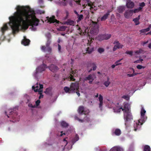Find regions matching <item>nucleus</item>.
<instances>
[{"instance_id": "40", "label": "nucleus", "mask_w": 151, "mask_h": 151, "mask_svg": "<svg viewBox=\"0 0 151 151\" xmlns=\"http://www.w3.org/2000/svg\"><path fill=\"white\" fill-rule=\"evenodd\" d=\"M41 50L43 52H45L46 51L47 52V47L45 46H42L41 47Z\"/></svg>"}, {"instance_id": "36", "label": "nucleus", "mask_w": 151, "mask_h": 151, "mask_svg": "<svg viewBox=\"0 0 151 151\" xmlns=\"http://www.w3.org/2000/svg\"><path fill=\"white\" fill-rule=\"evenodd\" d=\"M78 19L77 20V22H78L80 21L82 19H83V16L82 14L79 15L77 16Z\"/></svg>"}, {"instance_id": "62", "label": "nucleus", "mask_w": 151, "mask_h": 151, "mask_svg": "<svg viewBox=\"0 0 151 151\" xmlns=\"http://www.w3.org/2000/svg\"><path fill=\"white\" fill-rule=\"evenodd\" d=\"M60 133H61V134L60 135V136H62L63 134H64V135L65 134V133H63V131H61L60 132Z\"/></svg>"}, {"instance_id": "56", "label": "nucleus", "mask_w": 151, "mask_h": 151, "mask_svg": "<svg viewBox=\"0 0 151 151\" xmlns=\"http://www.w3.org/2000/svg\"><path fill=\"white\" fill-rule=\"evenodd\" d=\"M115 65L116 66H117L119 65H120L122 64V63H119L117 61H116L115 63Z\"/></svg>"}, {"instance_id": "9", "label": "nucleus", "mask_w": 151, "mask_h": 151, "mask_svg": "<svg viewBox=\"0 0 151 151\" xmlns=\"http://www.w3.org/2000/svg\"><path fill=\"white\" fill-rule=\"evenodd\" d=\"M48 21L50 23H54L55 22L57 25L59 24V22L55 19V17L54 16H52L50 18H49L48 17H47Z\"/></svg>"}, {"instance_id": "47", "label": "nucleus", "mask_w": 151, "mask_h": 151, "mask_svg": "<svg viewBox=\"0 0 151 151\" xmlns=\"http://www.w3.org/2000/svg\"><path fill=\"white\" fill-rule=\"evenodd\" d=\"M137 69H140L142 68H145V67L141 65H138L137 66Z\"/></svg>"}, {"instance_id": "52", "label": "nucleus", "mask_w": 151, "mask_h": 151, "mask_svg": "<svg viewBox=\"0 0 151 151\" xmlns=\"http://www.w3.org/2000/svg\"><path fill=\"white\" fill-rule=\"evenodd\" d=\"M40 102V101L39 100H37L35 102L36 106H38L39 105Z\"/></svg>"}, {"instance_id": "54", "label": "nucleus", "mask_w": 151, "mask_h": 151, "mask_svg": "<svg viewBox=\"0 0 151 151\" xmlns=\"http://www.w3.org/2000/svg\"><path fill=\"white\" fill-rule=\"evenodd\" d=\"M122 98L125 99H126L127 100L129 99V97H128V96H123L122 97Z\"/></svg>"}, {"instance_id": "50", "label": "nucleus", "mask_w": 151, "mask_h": 151, "mask_svg": "<svg viewBox=\"0 0 151 151\" xmlns=\"http://www.w3.org/2000/svg\"><path fill=\"white\" fill-rule=\"evenodd\" d=\"M87 2V4L89 6H91V8H92V6H91V3H90L91 2H90V0H86Z\"/></svg>"}, {"instance_id": "24", "label": "nucleus", "mask_w": 151, "mask_h": 151, "mask_svg": "<svg viewBox=\"0 0 151 151\" xmlns=\"http://www.w3.org/2000/svg\"><path fill=\"white\" fill-rule=\"evenodd\" d=\"M94 78L93 76L91 74H90L88 76L86 77L84 79L85 81L92 80H94Z\"/></svg>"}, {"instance_id": "17", "label": "nucleus", "mask_w": 151, "mask_h": 151, "mask_svg": "<svg viewBox=\"0 0 151 151\" xmlns=\"http://www.w3.org/2000/svg\"><path fill=\"white\" fill-rule=\"evenodd\" d=\"M8 27L7 24H5L1 28V31L2 33V34L3 35L5 31L8 30Z\"/></svg>"}, {"instance_id": "55", "label": "nucleus", "mask_w": 151, "mask_h": 151, "mask_svg": "<svg viewBox=\"0 0 151 151\" xmlns=\"http://www.w3.org/2000/svg\"><path fill=\"white\" fill-rule=\"evenodd\" d=\"M58 51L60 52H61V47L60 45L59 44H58Z\"/></svg>"}, {"instance_id": "10", "label": "nucleus", "mask_w": 151, "mask_h": 151, "mask_svg": "<svg viewBox=\"0 0 151 151\" xmlns=\"http://www.w3.org/2000/svg\"><path fill=\"white\" fill-rule=\"evenodd\" d=\"M92 67L93 68V70H95L97 68L96 64L95 63L89 62L88 63L87 67L88 69L91 67Z\"/></svg>"}, {"instance_id": "34", "label": "nucleus", "mask_w": 151, "mask_h": 151, "mask_svg": "<svg viewBox=\"0 0 151 151\" xmlns=\"http://www.w3.org/2000/svg\"><path fill=\"white\" fill-rule=\"evenodd\" d=\"M142 7H139L138 8L135 9L133 11V12L134 13H137L139 12V11L142 10Z\"/></svg>"}, {"instance_id": "37", "label": "nucleus", "mask_w": 151, "mask_h": 151, "mask_svg": "<svg viewBox=\"0 0 151 151\" xmlns=\"http://www.w3.org/2000/svg\"><path fill=\"white\" fill-rule=\"evenodd\" d=\"M66 23L70 25H73L74 24V22L73 20H68L66 22Z\"/></svg>"}, {"instance_id": "42", "label": "nucleus", "mask_w": 151, "mask_h": 151, "mask_svg": "<svg viewBox=\"0 0 151 151\" xmlns=\"http://www.w3.org/2000/svg\"><path fill=\"white\" fill-rule=\"evenodd\" d=\"M42 90H41V91H40L38 92V93L39 94H40V96L39 97V99H40L41 98L43 97V95L42 94Z\"/></svg>"}, {"instance_id": "63", "label": "nucleus", "mask_w": 151, "mask_h": 151, "mask_svg": "<svg viewBox=\"0 0 151 151\" xmlns=\"http://www.w3.org/2000/svg\"><path fill=\"white\" fill-rule=\"evenodd\" d=\"M74 12L76 14L77 16L79 15V14H78V12L76 11L75 10L74 11Z\"/></svg>"}, {"instance_id": "11", "label": "nucleus", "mask_w": 151, "mask_h": 151, "mask_svg": "<svg viewBox=\"0 0 151 151\" xmlns=\"http://www.w3.org/2000/svg\"><path fill=\"white\" fill-rule=\"evenodd\" d=\"M133 13V10H127L124 14V16L126 18H129L132 15Z\"/></svg>"}, {"instance_id": "22", "label": "nucleus", "mask_w": 151, "mask_h": 151, "mask_svg": "<svg viewBox=\"0 0 151 151\" xmlns=\"http://www.w3.org/2000/svg\"><path fill=\"white\" fill-rule=\"evenodd\" d=\"M125 10V7L124 6H120L117 8L118 11L119 13H122Z\"/></svg>"}, {"instance_id": "23", "label": "nucleus", "mask_w": 151, "mask_h": 151, "mask_svg": "<svg viewBox=\"0 0 151 151\" xmlns=\"http://www.w3.org/2000/svg\"><path fill=\"white\" fill-rule=\"evenodd\" d=\"M77 29L79 33L81 35H83L84 34V32H86V29H82L79 27H78Z\"/></svg>"}, {"instance_id": "61", "label": "nucleus", "mask_w": 151, "mask_h": 151, "mask_svg": "<svg viewBox=\"0 0 151 151\" xmlns=\"http://www.w3.org/2000/svg\"><path fill=\"white\" fill-rule=\"evenodd\" d=\"M74 118L75 119L77 120L78 121L79 119V118L76 116H74Z\"/></svg>"}, {"instance_id": "49", "label": "nucleus", "mask_w": 151, "mask_h": 151, "mask_svg": "<svg viewBox=\"0 0 151 151\" xmlns=\"http://www.w3.org/2000/svg\"><path fill=\"white\" fill-rule=\"evenodd\" d=\"M148 41H146L142 42H141V44L144 46L145 44L148 43Z\"/></svg>"}, {"instance_id": "43", "label": "nucleus", "mask_w": 151, "mask_h": 151, "mask_svg": "<svg viewBox=\"0 0 151 151\" xmlns=\"http://www.w3.org/2000/svg\"><path fill=\"white\" fill-rule=\"evenodd\" d=\"M84 121H86L87 122H89L90 121V119L89 117L86 116L84 118Z\"/></svg>"}, {"instance_id": "18", "label": "nucleus", "mask_w": 151, "mask_h": 151, "mask_svg": "<svg viewBox=\"0 0 151 151\" xmlns=\"http://www.w3.org/2000/svg\"><path fill=\"white\" fill-rule=\"evenodd\" d=\"M50 40H48L46 44V46L47 47V52L49 53L51 52L52 50L51 48L50 47Z\"/></svg>"}, {"instance_id": "57", "label": "nucleus", "mask_w": 151, "mask_h": 151, "mask_svg": "<svg viewBox=\"0 0 151 151\" xmlns=\"http://www.w3.org/2000/svg\"><path fill=\"white\" fill-rule=\"evenodd\" d=\"M118 49L116 46L114 45V48L113 49V51H115Z\"/></svg>"}, {"instance_id": "33", "label": "nucleus", "mask_w": 151, "mask_h": 151, "mask_svg": "<svg viewBox=\"0 0 151 151\" xmlns=\"http://www.w3.org/2000/svg\"><path fill=\"white\" fill-rule=\"evenodd\" d=\"M66 27L65 26H63L61 27H60L59 28H58L57 29L58 31H65L66 28Z\"/></svg>"}, {"instance_id": "39", "label": "nucleus", "mask_w": 151, "mask_h": 151, "mask_svg": "<svg viewBox=\"0 0 151 151\" xmlns=\"http://www.w3.org/2000/svg\"><path fill=\"white\" fill-rule=\"evenodd\" d=\"M97 50L99 53H101L104 52V49L102 48H99Z\"/></svg>"}, {"instance_id": "46", "label": "nucleus", "mask_w": 151, "mask_h": 151, "mask_svg": "<svg viewBox=\"0 0 151 151\" xmlns=\"http://www.w3.org/2000/svg\"><path fill=\"white\" fill-rule=\"evenodd\" d=\"M103 98L101 94H100L99 97V101H103Z\"/></svg>"}, {"instance_id": "8", "label": "nucleus", "mask_w": 151, "mask_h": 151, "mask_svg": "<svg viewBox=\"0 0 151 151\" xmlns=\"http://www.w3.org/2000/svg\"><path fill=\"white\" fill-rule=\"evenodd\" d=\"M111 36V35L109 34H104L100 36V40H108L110 39Z\"/></svg>"}, {"instance_id": "53", "label": "nucleus", "mask_w": 151, "mask_h": 151, "mask_svg": "<svg viewBox=\"0 0 151 151\" xmlns=\"http://www.w3.org/2000/svg\"><path fill=\"white\" fill-rule=\"evenodd\" d=\"M28 106L30 107L31 108H35L36 107L35 105H34L33 106L31 104H28Z\"/></svg>"}, {"instance_id": "28", "label": "nucleus", "mask_w": 151, "mask_h": 151, "mask_svg": "<svg viewBox=\"0 0 151 151\" xmlns=\"http://www.w3.org/2000/svg\"><path fill=\"white\" fill-rule=\"evenodd\" d=\"M91 26L94 29L98 28L99 27V25L97 23L95 22L92 21Z\"/></svg>"}, {"instance_id": "35", "label": "nucleus", "mask_w": 151, "mask_h": 151, "mask_svg": "<svg viewBox=\"0 0 151 151\" xmlns=\"http://www.w3.org/2000/svg\"><path fill=\"white\" fill-rule=\"evenodd\" d=\"M64 90L66 93H70L69 91H70V87L69 88L67 86L65 87L64 88Z\"/></svg>"}, {"instance_id": "58", "label": "nucleus", "mask_w": 151, "mask_h": 151, "mask_svg": "<svg viewBox=\"0 0 151 151\" xmlns=\"http://www.w3.org/2000/svg\"><path fill=\"white\" fill-rule=\"evenodd\" d=\"M66 18H67L68 16V15H69V13L68 12V11H66Z\"/></svg>"}, {"instance_id": "60", "label": "nucleus", "mask_w": 151, "mask_h": 151, "mask_svg": "<svg viewBox=\"0 0 151 151\" xmlns=\"http://www.w3.org/2000/svg\"><path fill=\"white\" fill-rule=\"evenodd\" d=\"M140 62L139 59L136 60L134 62V63H139Z\"/></svg>"}, {"instance_id": "51", "label": "nucleus", "mask_w": 151, "mask_h": 151, "mask_svg": "<svg viewBox=\"0 0 151 151\" xmlns=\"http://www.w3.org/2000/svg\"><path fill=\"white\" fill-rule=\"evenodd\" d=\"M100 103H99V107L100 108H102V105H103V101H99Z\"/></svg>"}, {"instance_id": "45", "label": "nucleus", "mask_w": 151, "mask_h": 151, "mask_svg": "<svg viewBox=\"0 0 151 151\" xmlns=\"http://www.w3.org/2000/svg\"><path fill=\"white\" fill-rule=\"evenodd\" d=\"M133 52L132 51H127L125 52V53L129 54L132 56V55Z\"/></svg>"}, {"instance_id": "31", "label": "nucleus", "mask_w": 151, "mask_h": 151, "mask_svg": "<svg viewBox=\"0 0 151 151\" xmlns=\"http://www.w3.org/2000/svg\"><path fill=\"white\" fill-rule=\"evenodd\" d=\"M79 139V137L78 135L77 134H76L75 137L72 140V143L74 144L76 141L78 140Z\"/></svg>"}, {"instance_id": "15", "label": "nucleus", "mask_w": 151, "mask_h": 151, "mask_svg": "<svg viewBox=\"0 0 151 151\" xmlns=\"http://www.w3.org/2000/svg\"><path fill=\"white\" fill-rule=\"evenodd\" d=\"M24 39L22 40L21 43L24 46L28 45L30 43V40L27 39L25 37H24Z\"/></svg>"}, {"instance_id": "27", "label": "nucleus", "mask_w": 151, "mask_h": 151, "mask_svg": "<svg viewBox=\"0 0 151 151\" xmlns=\"http://www.w3.org/2000/svg\"><path fill=\"white\" fill-rule=\"evenodd\" d=\"M17 113H14L13 112L12 110L11 111H10L9 113V115L11 116L10 117L13 118H15V116H17Z\"/></svg>"}, {"instance_id": "59", "label": "nucleus", "mask_w": 151, "mask_h": 151, "mask_svg": "<svg viewBox=\"0 0 151 151\" xmlns=\"http://www.w3.org/2000/svg\"><path fill=\"white\" fill-rule=\"evenodd\" d=\"M78 121L79 122H84V119H79Z\"/></svg>"}, {"instance_id": "32", "label": "nucleus", "mask_w": 151, "mask_h": 151, "mask_svg": "<svg viewBox=\"0 0 151 151\" xmlns=\"http://www.w3.org/2000/svg\"><path fill=\"white\" fill-rule=\"evenodd\" d=\"M143 151H151V149L149 145H145L144 146Z\"/></svg>"}, {"instance_id": "64", "label": "nucleus", "mask_w": 151, "mask_h": 151, "mask_svg": "<svg viewBox=\"0 0 151 151\" xmlns=\"http://www.w3.org/2000/svg\"><path fill=\"white\" fill-rule=\"evenodd\" d=\"M116 66V65L115 64H113V65H112L111 66V67L112 68H114Z\"/></svg>"}, {"instance_id": "25", "label": "nucleus", "mask_w": 151, "mask_h": 151, "mask_svg": "<svg viewBox=\"0 0 151 151\" xmlns=\"http://www.w3.org/2000/svg\"><path fill=\"white\" fill-rule=\"evenodd\" d=\"M84 107L83 106H79L78 109V113L80 114H82L84 112Z\"/></svg>"}, {"instance_id": "3", "label": "nucleus", "mask_w": 151, "mask_h": 151, "mask_svg": "<svg viewBox=\"0 0 151 151\" xmlns=\"http://www.w3.org/2000/svg\"><path fill=\"white\" fill-rule=\"evenodd\" d=\"M146 111L142 107L141 109V118L139 119L138 120V122L137 124H136V126L137 128H136L135 126H134V130L136 131L137 130V129L139 128V125H141L143 124L145 122L146 120L147 119V117L145 116V114L146 113Z\"/></svg>"}, {"instance_id": "26", "label": "nucleus", "mask_w": 151, "mask_h": 151, "mask_svg": "<svg viewBox=\"0 0 151 151\" xmlns=\"http://www.w3.org/2000/svg\"><path fill=\"white\" fill-rule=\"evenodd\" d=\"M114 133L116 136H119L121 134V132L120 129H116L115 130V131L114 132Z\"/></svg>"}, {"instance_id": "48", "label": "nucleus", "mask_w": 151, "mask_h": 151, "mask_svg": "<svg viewBox=\"0 0 151 151\" xmlns=\"http://www.w3.org/2000/svg\"><path fill=\"white\" fill-rule=\"evenodd\" d=\"M138 50L139 54L141 53H144V50L141 48L139 49Z\"/></svg>"}, {"instance_id": "41", "label": "nucleus", "mask_w": 151, "mask_h": 151, "mask_svg": "<svg viewBox=\"0 0 151 151\" xmlns=\"http://www.w3.org/2000/svg\"><path fill=\"white\" fill-rule=\"evenodd\" d=\"M110 83V82L109 81H105L104 84L106 87H107L109 85Z\"/></svg>"}, {"instance_id": "4", "label": "nucleus", "mask_w": 151, "mask_h": 151, "mask_svg": "<svg viewBox=\"0 0 151 151\" xmlns=\"http://www.w3.org/2000/svg\"><path fill=\"white\" fill-rule=\"evenodd\" d=\"M47 68V65L43 63L42 65L37 68L36 70V72L34 74V76L36 79L38 78V74L39 73H41L42 72L45 71V68Z\"/></svg>"}, {"instance_id": "14", "label": "nucleus", "mask_w": 151, "mask_h": 151, "mask_svg": "<svg viewBox=\"0 0 151 151\" xmlns=\"http://www.w3.org/2000/svg\"><path fill=\"white\" fill-rule=\"evenodd\" d=\"M48 68L51 71L55 72L58 70V68L55 65L52 64L50 66H48Z\"/></svg>"}, {"instance_id": "38", "label": "nucleus", "mask_w": 151, "mask_h": 151, "mask_svg": "<svg viewBox=\"0 0 151 151\" xmlns=\"http://www.w3.org/2000/svg\"><path fill=\"white\" fill-rule=\"evenodd\" d=\"M132 69L133 71V73L131 74H128L127 75L129 77H133L135 75H136L137 74V73H134V69L133 68H132Z\"/></svg>"}, {"instance_id": "44", "label": "nucleus", "mask_w": 151, "mask_h": 151, "mask_svg": "<svg viewBox=\"0 0 151 151\" xmlns=\"http://www.w3.org/2000/svg\"><path fill=\"white\" fill-rule=\"evenodd\" d=\"M139 7H142V9L143 7L145 6V4L144 2L141 3H139Z\"/></svg>"}, {"instance_id": "2", "label": "nucleus", "mask_w": 151, "mask_h": 151, "mask_svg": "<svg viewBox=\"0 0 151 151\" xmlns=\"http://www.w3.org/2000/svg\"><path fill=\"white\" fill-rule=\"evenodd\" d=\"M114 110L115 112H120L121 110L123 111L124 119L126 122L133 119V116L131 112L130 106L128 103L125 104L123 108L122 107L116 108Z\"/></svg>"}, {"instance_id": "30", "label": "nucleus", "mask_w": 151, "mask_h": 151, "mask_svg": "<svg viewBox=\"0 0 151 151\" xmlns=\"http://www.w3.org/2000/svg\"><path fill=\"white\" fill-rule=\"evenodd\" d=\"M61 126L64 127H67L68 126V124L65 121H62L61 122Z\"/></svg>"}, {"instance_id": "16", "label": "nucleus", "mask_w": 151, "mask_h": 151, "mask_svg": "<svg viewBox=\"0 0 151 151\" xmlns=\"http://www.w3.org/2000/svg\"><path fill=\"white\" fill-rule=\"evenodd\" d=\"M126 6L127 8L129 9H132L133 8L134 6V3L132 1H127L126 3Z\"/></svg>"}, {"instance_id": "20", "label": "nucleus", "mask_w": 151, "mask_h": 151, "mask_svg": "<svg viewBox=\"0 0 151 151\" xmlns=\"http://www.w3.org/2000/svg\"><path fill=\"white\" fill-rule=\"evenodd\" d=\"M115 45L118 49L122 48L123 45L119 43V42L117 41H115L113 43Z\"/></svg>"}, {"instance_id": "21", "label": "nucleus", "mask_w": 151, "mask_h": 151, "mask_svg": "<svg viewBox=\"0 0 151 151\" xmlns=\"http://www.w3.org/2000/svg\"><path fill=\"white\" fill-rule=\"evenodd\" d=\"M140 15H139L138 17L133 19V21L134 22L136 25H139L140 23L139 22V19H140Z\"/></svg>"}, {"instance_id": "6", "label": "nucleus", "mask_w": 151, "mask_h": 151, "mask_svg": "<svg viewBox=\"0 0 151 151\" xmlns=\"http://www.w3.org/2000/svg\"><path fill=\"white\" fill-rule=\"evenodd\" d=\"M91 41V40L89 42V41H88V47L86 49V53L89 54L91 53L94 50V47L92 45Z\"/></svg>"}, {"instance_id": "1", "label": "nucleus", "mask_w": 151, "mask_h": 151, "mask_svg": "<svg viewBox=\"0 0 151 151\" xmlns=\"http://www.w3.org/2000/svg\"><path fill=\"white\" fill-rule=\"evenodd\" d=\"M15 16L9 17L10 20L9 23L12 30V33L14 35L19 30L20 27L24 29H27L29 26H31L32 29L34 31L36 30L35 26L38 25L39 20L37 19L34 10L29 6H17Z\"/></svg>"}, {"instance_id": "19", "label": "nucleus", "mask_w": 151, "mask_h": 151, "mask_svg": "<svg viewBox=\"0 0 151 151\" xmlns=\"http://www.w3.org/2000/svg\"><path fill=\"white\" fill-rule=\"evenodd\" d=\"M110 12L109 11H108L106 13L104 14V15L101 18V20L102 21H105L107 19L109 16V15Z\"/></svg>"}, {"instance_id": "13", "label": "nucleus", "mask_w": 151, "mask_h": 151, "mask_svg": "<svg viewBox=\"0 0 151 151\" xmlns=\"http://www.w3.org/2000/svg\"><path fill=\"white\" fill-rule=\"evenodd\" d=\"M109 151H124V149L120 146H115L111 148Z\"/></svg>"}, {"instance_id": "5", "label": "nucleus", "mask_w": 151, "mask_h": 151, "mask_svg": "<svg viewBox=\"0 0 151 151\" xmlns=\"http://www.w3.org/2000/svg\"><path fill=\"white\" fill-rule=\"evenodd\" d=\"M43 88V85L38 83H37L36 85H35V86H32V89L35 92H39L40 91H41V90H42Z\"/></svg>"}, {"instance_id": "29", "label": "nucleus", "mask_w": 151, "mask_h": 151, "mask_svg": "<svg viewBox=\"0 0 151 151\" xmlns=\"http://www.w3.org/2000/svg\"><path fill=\"white\" fill-rule=\"evenodd\" d=\"M150 30V28L148 27V28L141 29L139 31V32L140 33H143L145 34V33L146 32L149 31Z\"/></svg>"}, {"instance_id": "7", "label": "nucleus", "mask_w": 151, "mask_h": 151, "mask_svg": "<svg viewBox=\"0 0 151 151\" xmlns=\"http://www.w3.org/2000/svg\"><path fill=\"white\" fill-rule=\"evenodd\" d=\"M79 89V84L78 83H72L70 86V91L72 92L74 91L75 90Z\"/></svg>"}, {"instance_id": "12", "label": "nucleus", "mask_w": 151, "mask_h": 151, "mask_svg": "<svg viewBox=\"0 0 151 151\" xmlns=\"http://www.w3.org/2000/svg\"><path fill=\"white\" fill-rule=\"evenodd\" d=\"M77 76L75 71H72L70 74L69 77H70V80L71 81H75V79L74 78Z\"/></svg>"}]
</instances>
